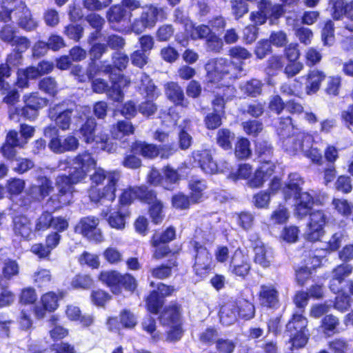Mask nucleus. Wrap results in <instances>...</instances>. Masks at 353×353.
Returning a JSON list of instances; mask_svg holds the SVG:
<instances>
[{"label": "nucleus", "instance_id": "f257e3e1", "mask_svg": "<svg viewBox=\"0 0 353 353\" xmlns=\"http://www.w3.org/2000/svg\"><path fill=\"white\" fill-rule=\"evenodd\" d=\"M73 163L78 165L72 172L66 174L73 188L87 176L91 169L94 168L90 175V185L88 189L90 200L94 203L103 201L113 202L120 179V174L117 170H106L99 167L95 168L97 161L92 154L85 150L79 153L73 159Z\"/></svg>", "mask_w": 353, "mask_h": 353}, {"label": "nucleus", "instance_id": "f03ea898", "mask_svg": "<svg viewBox=\"0 0 353 353\" xmlns=\"http://www.w3.org/2000/svg\"><path fill=\"white\" fill-rule=\"evenodd\" d=\"M37 185H32L27 191L32 201H41L47 199V205L53 212L70 205L73 203L76 188L70 184L65 173L59 174L54 183L46 175H39L36 178Z\"/></svg>", "mask_w": 353, "mask_h": 353}, {"label": "nucleus", "instance_id": "7ed1b4c3", "mask_svg": "<svg viewBox=\"0 0 353 353\" xmlns=\"http://www.w3.org/2000/svg\"><path fill=\"white\" fill-rule=\"evenodd\" d=\"M150 286L155 288L150 290L144 298L145 308L149 314L159 315L158 319L163 325H170L178 323L182 316L183 307L176 300L171 301L164 305L165 299L171 296L176 289L174 285L159 282L150 283Z\"/></svg>", "mask_w": 353, "mask_h": 353}, {"label": "nucleus", "instance_id": "20e7f679", "mask_svg": "<svg viewBox=\"0 0 353 353\" xmlns=\"http://www.w3.org/2000/svg\"><path fill=\"white\" fill-rule=\"evenodd\" d=\"M294 200L296 201L295 216L300 219L310 216L305 239L312 243L320 241L325 234L324 228L327 222V217L324 211L322 210L312 211L315 199L314 196L308 192H303Z\"/></svg>", "mask_w": 353, "mask_h": 353}, {"label": "nucleus", "instance_id": "39448f33", "mask_svg": "<svg viewBox=\"0 0 353 353\" xmlns=\"http://www.w3.org/2000/svg\"><path fill=\"white\" fill-rule=\"evenodd\" d=\"M50 225L43 230V233L50 228L54 230L48 232L44 242L32 244L30 251L39 260L50 261L52 251L56 249L62 240L61 233L68 230L70 226L69 220L63 216H54L52 212L48 210L46 217Z\"/></svg>", "mask_w": 353, "mask_h": 353}, {"label": "nucleus", "instance_id": "423d86ee", "mask_svg": "<svg viewBox=\"0 0 353 353\" xmlns=\"http://www.w3.org/2000/svg\"><path fill=\"white\" fill-rule=\"evenodd\" d=\"M48 210H43L36 219L34 225L29 216L23 214L15 215L12 218V228L13 234L21 241H30L37 237V234H43V230L50 225L46 217Z\"/></svg>", "mask_w": 353, "mask_h": 353}, {"label": "nucleus", "instance_id": "0eeeda50", "mask_svg": "<svg viewBox=\"0 0 353 353\" xmlns=\"http://www.w3.org/2000/svg\"><path fill=\"white\" fill-rule=\"evenodd\" d=\"M98 280L114 295H120L123 291L134 293L138 288V281L129 272L121 273L117 270L101 271Z\"/></svg>", "mask_w": 353, "mask_h": 353}, {"label": "nucleus", "instance_id": "6e6552de", "mask_svg": "<svg viewBox=\"0 0 353 353\" xmlns=\"http://www.w3.org/2000/svg\"><path fill=\"white\" fill-rule=\"evenodd\" d=\"M19 132L21 138L19 137L17 130H9L6 136L3 143L0 147V152L2 156L10 161H14L17 155L16 148H24L29 140L34 137L35 128L23 123L19 125Z\"/></svg>", "mask_w": 353, "mask_h": 353}, {"label": "nucleus", "instance_id": "1a4fd4ad", "mask_svg": "<svg viewBox=\"0 0 353 353\" xmlns=\"http://www.w3.org/2000/svg\"><path fill=\"white\" fill-rule=\"evenodd\" d=\"M157 152V144L145 140L134 139L129 145L121 161V165L128 169L137 170L143 163L141 158L145 160H154V153Z\"/></svg>", "mask_w": 353, "mask_h": 353}, {"label": "nucleus", "instance_id": "9d476101", "mask_svg": "<svg viewBox=\"0 0 353 353\" xmlns=\"http://www.w3.org/2000/svg\"><path fill=\"white\" fill-rule=\"evenodd\" d=\"M307 325L308 320L302 313L294 312L291 315L285 329L291 350L303 348L307 344L310 337Z\"/></svg>", "mask_w": 353, "mask_h": 353}, {"label": "nucleus", "instance_id": "9b49d317", "mask_svg": "<svg viewBox=\"0 0 353 353\" xmlns=\"http://www.w3.org/2000/svg\"><path fill=\"white\" fill-rule=\"evenodd\" d=\"M176 239V230L173 225H170L162 231L154 230L149 240V243L153 248L152 258L161 260L168 256L177 254L181 249L172 250L169 245Z\"/></svg>", "mask_w": 353, "mask_h": 353}, {"label": "nucleus", "instance_id": "f8f14e48", "mask_svg": "<svg viewBox=\"0 0 353 353\" xmlns=\"http://www.w3.org/2000/svg\"><path fill=\"white\" fill-rule=\"evenodd\" d=\"M243 70L241 63H234L223 58L211 59L207 63V77L210 83L219 82L224 78L235 79Z\"/></svg>", "mask_w": 353, "mask_h": 353}, {"label": "nucleus", "instance_id": "ddd939ff", "mask_svg": "<svg viewBox=\"0 0 353 353\" xmlns=\"http://www.w3.org/2000/svg\"><path fill=\"white\" fill-rule=\"evenodd\" d=\"M48 99L39 95L37 92L23 96V105L16 107L14 113L25 121H34L39 115V112L48 104Z\"/></svg>", "mask_w": 353, "mask_h": 353}, {"label": "nucleus", "instance_id": "4468645a", "mask_svg": "<svg viewBox=\"0 0 353 353\" xmlns=\"http://www.w3.org/2000/svg\"><path fill=\"white\" fill-rule=\"evenodd\" d=\"M195 254L192 266L194 275L203 280L205 279L214 269L213 258L210 250L199 241H190Z\"/></svg>", "mask_w": 353, "mask_h": 353}, {"label": "nucleus", "instance_id": "2eb2a0df", "mask_svg": "<svg viewBox=\"0 0 353 353\" xmlns=\"http://www.w3.org/2000/svg\"><path fill=\"white\" fill-rule=\"evenodd\" d=\"M48 134H55L52 137L48 143L49 148L56 154H62L66 152H74L79 148V143L77 138L72 134H68L64 138L61 137L58 134V130L55 127L48 126L44 129V134L46 137Z\"/></svg>", "mask_w": 353, "mask_h": 353}, {"label": "nucleus", "instance_id": "dca6fc26", "mask_svg": "<svg viewBox=\"0 0 353 353\" xmlns=\"http://www.w3.org/2000/svg\"><path fill=\"white\" fill-rule=\"evenodd\" d=\"M99 219L93 216L81 218L74 226V232L81 234L89 241L99 243L103 241L101 230L98 228Z\"/></svg>", "mask_w": 353, "mask_h": 353}, {"label": "nucleus", "instance_id": "f3484780", "mask_svg": "<svg viewBox=\"0 0 353 353\" xmlns=\"http://www.w3.org/2000/svg\"><path fill=\"white\" fill-rule=\"evenodd\" d=\"M228 271L231 274L242 279H245L250 275L252 263L248 256L241 248L236 249L232 253L229 262Z\"/></svg>", "mask_w": 353, "mask_h": 353}, {"label": "nucleus", "instance_id": "a211bd4d", "mask_svg": "<svg viewBox=\"0 0 353 353\" xmlns=\"http://www.w3.org/2000/svg\"><path fill=\"white\" fill-rule=\"evenodd\" d=\"M192 157L198 167L203 172L207 174H215L222 170L219 168L214 154L210 148H203L194 150L192 152Z\"/></svg>", "mask_w": 353, "mask_h": 353}, {"label": "nucleus", "instance_id": "6ab92c4d", "mask_svg": "<svg viewBox=\"0 0 353 353\" xmlns=\"http://www.w3.org/2000/svg\"><path fill=\"white\" fill-rule=\"evenodd\" d=\"M257 297L262 308L276 311L281 307L280 293L273 284L261 285Z\"/></svg>", "mask_w": 353, "mask_h": 353}, {"label": "nucleus", "instance_id": "aec40b11", "mask_svg": "<svg viewBox=\"0 0 353 353\" xmlns=\"http://www.w3.org/2000/svg\"><path fill=\"white\" fill-rule=\"evenodd\" d=\"M248 240L254 252L253 261L264 269L270 268L273 256L270 249L261 241L259 236L258 234H252Z\"/></svg>", "mask_w": 353, "mask_h": 353}, {"label": "nucleus", "instance_id": "412c9836", "mask_svg": "<svg viewBox=\"0 0 353 353\" xmlns=\"http://www.w3.org/2000/svg\"><path fill=\"white\" fill-rule=\"evenodd\" d=\"M314 142L313 136L305 131H299L290 141H285L283 150L292 154L299 152H305L312 147Z\"/></svg>", "mask_w": 353, "mask_h": 353}, {"label": "nucleus", "instance_id": "4be33fe9", "mask_svg": "<svg viewBox=\"0 0 353 353\" xmlns=\"http://www.w3.org/2000/svg\"><path fill=\"white\" fill-rule=\"evenodd\" d=\"M131 17V12L122 6H114L107 12L108 21L119 31H125L130 27Z\"/></svg>", "mask_w": 353, "mask_h": 353}, {"label": "nucleus", "instance_id": "5701e85b", "mask_svg": "<svg viewBox=\"0 0 353 353\" xmlns=\"http://www.w3.org/2000/svg\"><path fill=\"white\" fill-rule=\"evenodd\" d=\"M108 75L110 81L109 96L114 101L120 102L124 97L123 89L129 87L130 81L122 72H112Z\"/></svg>", "mask_w": 353, "mask_h": 353}, {"label": "nucleus", "instance_id": "b1692460", "mask_svg": "<svg viewBox=\"0 0 353 353\" xmlns=\"http://www.w3.org/2000/svg\"><path fill=\"white\" fill-rule=\"evenodd\" d=\"M352 271L353 266L348 263H341L334 267L332 271V274L329 284L330 290L336 294L342 292V283L345 278L352 273Z\"/></svg>", "mask_w": 353, "mask_h": 353}, {"label": "nucleus", "instance_id": "393cba45", "mask_svg": "<svg viewBox=\"0 0 353 353\" xmlns=\"http://www.w3.org/2000/svg\"><path fill=\"white\" fill-rule=\"evenodd\" d=\"M72 112V109L63 108L62 103H58L50 108L49 117L57 127L62 130H67L71 125Z\"/></svg>", "mask_w": 353, "mask_h": 353}, {"label": "nucleus", "instance_id": "a878e982", "mask_svg": "<svg viewBox=\"0 0 353 353\" xmlns=\"http://www.w3.org/2000/svg\"><path fill=\"white\" fill-rule=\"evenodd\" d=\"M274 148L272 143L267 140H259L254 143V152L260 165L265 167L276 165L273 161Z\"/></svg>", "mask_w": 353, "mask_h": 353}, {"label": "nucleus", "instance_id": "bb28decb", "mask_svg": "<svg viewBox=\"0 0 353 353\" xmlns=\"http://www.w3.org/2000/svg\"><path fill=\"white\" fill-rule=\"evenodd\" d=\"M161 12V9L153 6L145 8L140 18L133 23L132 30L136 32H140L145 28L153 27L157 21V17Z\"/></svg>", "mask_w": 353, "mask_h": 353}, {"label": "nucleus", "instance_id": "cd10ccee", "mask_svg": "<svg viewBox=\"0 0 353 353\" xmlns=\"http://www.w3.org/2000/svg\"><path fill=\"white\" fill-rule=\"evenodd\" d=\"M303 183L304 180L299 174L290 173L288 181L281 188L283 199L285 201H288L291 199H295L299 194L303 192L302 191Z\"/></svg>", "mask_w": 353, "mask_h": 353}, {"label": "nucleus", "instance_id": "c85d7f7f", "mask_svg": "<svg viewBox=\"0 0 353 353\" xmlns=\"http://www.w3.org/2000/svg\"><path fill=\"white\" fill-rule=\"evenodd\" d=\"M296 125L291 115L282 116L278 118L277 124L275 125V132L281 143L283 148L285 141H289L292 137L293 131L296 129Z\"/></svg>", "mask_w": 353, "mask_h": 353}, {"label": "nucleus", "instance_id": "c756f323", "mask_svg": "<svg viewBox=\"0 0 353 353\" xmlns=\"http://www.w3.org/2000/svg\"><path fill=\"white\" fill-rule=\"evenodd\" d=\"M188 196L194 205L203 202L208 198V185L204 179L192 178L188 183Z\"/></svg>", "mask_w": 353, "mask_h": 353}, {"label": "nucleus", "instance_id": "7c9ffc66", "mask_svg": "<svg viewBox=\"0 0 353 353\" xmlns=\"http://www.w3.org/2000/svg\"><path fill=\"white\" fill-rule=\"evenodd\" d=\"M302 78L305 80V93L312 95L320 90L322 83L326 79V74L323 70L314 68L309 70Z\"/></svg>", "mask_w": 353, "mask_h": 353}, {"label": "nucleus", "instance_id": "2f4dec72", "mask_svg": "<svg viewBox=\"0 0 353 353\" xmlns=\"http://www.w3.org/2000/svg\"><path fill=\"white\" fill-rule=\"evenodd\" d=\"M165 94L175 106L185 108L188 106V101L185 98L182 88L176 82L169 81L165 85Z\"/></svg>", "mask_w": 353, "mask_h": 353}, {"label": "nucleus", "instance_id": "473e14b6", "mask_svg": "<svg viewBox=\"0 0 353 353\" xmlns=\"http://www.w3.org/2000/svg\"><path fill=\"white\" fill-rule=\"evenodd\" d=\"M276 165L265 167L260 165L256 169L248 181V185L252 188H261L267 179H270L275 172Z\"/></svg>", "mask_w": 353, "mask_h": 353}, {"label": "nucleus", "instance_id": "72a5a7b5", "mask_svg": "<svg viewBox=\"0 0 353 353\" xmlns=\"http://www.w3.org/2000/svg\"><path fill=\"white\" fill-rule=\"evenodd\" d=\"M130 209L122 208L117 205L116 210L110 212L107 221L112 228L123 230L125 227V220L130 216Z\"/></svg>", "mask_w": 353, "mask_h": 353}, {"label": "nucleus", "instance_id": "f704fd0d", "mask_svg": "<svg viewBox=\"0 0 353 353\" xmlns=\"http://www.w3.org/2000/svg\"><path fill=\"white\" fill-rule=\"evenodd\" d=\"M67 294L66 290H58L57 292L50 291L44 293L41 297V303L48 308V312H53L59 307V301Z\"/></svg>", "mask_w": 353, "mask_h": 353}, {"label": "nucleus", "instance_id": "c9c22d12", "mask_svg": "<svg viewBox=\"0 0 353 353\" xmlns=\"http://www.w3.org/2000/svg\"><path fill=\"white\" fill-rule=\"evenodd\" d=\"M235 134L228 128H219L216 133V144L224 151H230L233 148Z\"/></svg>", "mask_w": 353, "mask_h": 353}, {"label": "nucleus", "instance_id": "e433bc0d", "mask_svg": "<svg viewBox=\"0 0 353 353\" xmlns=\"http://www.w3.org/2000/svg\"><path fill=\"white\" fill-rule=\"evenodd\" d=\"M112 64H106L103 69L104 74H111L112 72H122L128 66L129 57L120 52H114L112 56Z\"/></svg>", "mask_w": 353, "mask_h": 353}, {"label": "nucleus", "instance_id": "4c0bfd02", "mask_svg": "<svg viewBox=\"0 0 353 353\" xmlns=\"http://www.w3.org/2000/svg\"><path fill=\"white\" fill-rule=\"evenodd\" d=\"M19 274V265L18 262L12 259H6L2 265L1 274H0V288L4 281H8L18 276Z\"/></svg>", "mask_w": 353, "mask_h": 353}, {"label": "nucleus", "instance_id": "58836bf2", "mask_svg": "<svg viewBox=\"0 0 353 353\" xmlns=\"http://www.w3.org/2000/svg\"><path fill=\"white\" fill-rule=\"evenodd\" d=\"M259 10L265 14L270 23H274L283 13V7L277 3H272L270 0H261Z\"/></svg>", "mask_w": 353, "mask_h": 353}, {"label": "nucleus", "instance_id": "ea45409f", "mask_svg": "<svg viewBox=\"0 0 353 353\" xmlns=\"http://www.w3.org/2000/svg\"><path fill=\"white\" fill-rule=\"evenodd\" d=\"M179 263L176 259L169 260L168 263H161L150 270L151 276L156 279L164 280L172 274V269L177 270Z\"/></svg>", "mask_w": 353, "mask_h": 353}, {"label": "nucleus", "instance_id": "a19ab883", "mask_svg": "<svg viewBox=\"0 0 353 353\" xmlns=\"http://www.w3.org/2000/svg\"><path fill=\"white\" fill-rule=\"evenodd\" d=\"M24 4L21 0H0V21L8 22L12 20L11 14L18 12Z\"/></svg>", "mask_w": 353, "mask_h": 353}, {"label": "nucleus", "instance_id": "79ce46f5", "mask_svg": "<svg viewBox=\"0 0 353 353\" xmlns=\"http://www.w3.org/2000/svg\"><path fill=\"white\" fill-rule=\"evenodd\" d=\"M134 132L135 127L128 119L118 121L111 128V134L114 139L121 140L126 136L134 134Z\"/></svg>", "mask_w": 353, "mask_h": 353}, {"label": "nucleus", "instance_id": "37998d69", "mask_svg": "<svg viewBox=\"0 0 353 353\" xmlns=\"http://www.w3.org/2000/svg\"><path fill=\"white\" fill-rule=\"evenodd\" d=\"M139 92L145 95V99H157L161 92L153 80L148 74H143L140 81Z\"/></svg>", "mask_w": 353, "mask_h": 353}, {"label": "nucleus", "instance_id": "c03bdc74", "mask_svg": "<svg viewBox=\"0 0 353 353\" xmlns=\"http://www.w3.org/2000/svg\"><path fill=\"white\" fill-rule=\"evenodd\" d=\"M97 123L92 116L86 117L83 123L81 125L79 132L81 137L86 143H92L94 141V134Z\"/></svg>", "mask_w": 353, "mask_h": 353}, {"label": "nucleus", "instance_id": "a18cd8bd", "mask_svg": "<svg viewBox=\"0 0 353 353\" xmlns=\"http://www.w3.org/2000/svg\"><path fill=\"white\" fill-rule=\"evenodd\" d=\"M339 324L338 317L332 314H325L321 320L320 328L325 337H331L339 333Z\"/></svg>", "mask_w": 353, "mask_h": 353}, {"label": "nucleus", "instance_id": "49530a36", "mask_svg": "<svg viewBox=\"0 0 353 353\" xmlns=\"http://www.w3.org/2000/svg\"><path fill=\"white\" fill-rule=\"evenodd\" d=\"M219 316L221 323L224 326L234 324L238 319L234 303H225L220 306Z\"/></svg>", "mask_w": 353, "mask_h": 353}, {"label": "nucleus", "instance_id": "de8ad7c7", "mask_svg": "<svg viewBox=\"0 0 353 353\" xmlns=\"http://www.w3.org/2000/svg\"><path fill=\"white\" fill-rule=\"evenodd\" d=\"M85 20L92 28L95 29V31L90 34L88 42L92 43L97 41H103V40L100 38L103 36L101 30L105 23L104 19L97 14L92 13L86 16Z\"/></svg>", "mask_w": 353, "mask_h": 353}, {"label": "nucleus", "instance_id": "09e8293b", "mask_svg": "<svg viewBox=\"0 0 353 353\" xmlns=\"http://www.w3.org/2000/svg\"><path fill=\"white\" fill-rule=\"evenodd\" d=\"M238 317L244 320L249 321L255 316V307L253 303L247 299H241L233 301Z\"/></svg>", "mask_w": 353, "mask_h": 353}, {"label": "nucleus", "instance_id": "8fccbe9b", "mask_svg": "<svg viewBox=\"0 0 353 353\" xmlns=\"http://www.w3.org/2000/svg\"><path fill=\"white\" fill-rule=\"evenodd\" d=\"M233 151L238 160L248 159L252 156L250 140L245 137H237L234 144Z\"/></svg>", "mask_w": 353, "mask_h": 353}, {"label": "nucleus", "instance_id": "3c124183", "mask_svg": "<svg viewBox=\"0 0 353 353\" xmlns=\"http://www.w3.org/2000/svg\"><path fill=\"white\" fill-rule=\"evenodd\" d=\"M17 15L18 24L22 28L27 30H32L37 26V21L32 17L30 10L26 4L21 5V8L15 12Z\"/></svg>", "mask_w": 353, "mask_h": 353}, {"label": "nucleus", "instance_id": "603ef678", "mask_svg": "<svg viewBox=\"0 0 353 353\" xmlns=\"http://www.w3.org/2000/svg\"><path fill=\"white\" fill-rule=\"evenodd\" d=\"M237 226L242 230L248 232L254 226L255 216L249 210H242L234 214Z\"/></svg>", "mask_w": 353, "mask_h": 353}, {"label": "nucleus", "instance_id": "864d4df0", "mask_svg": "<svg viewBox=\"0 0 353 353\" xmlns=\"http://www.w3.org/2000/svg\"><path fill=\"white\" fill-rule=\"evenodd\" d=\"M164 209V203L161 199L148 205V213L153 224L160 225L163 221L165 216Z\"/></svg>", "mask_w": 353, "mask_h": 353}, {"label": "nucleus", "instance_id": "5fc2aeb1", "mask_svg": "<svg viewBox=\"0 0 353 353\" xmlns=\"http://www.w3.org/2000/svg\"><path fill=\"white\" fill-rule=\"evenodd\" d=\"M137 199L141 203L150 205L159 200L157 190L146 185H137Z\"/></svg>", "mask_w": 353, "mask_h": 353}, {"label": "nucleus", "instance_id": "6e6d98bb", "mask_svg": "<svg viewBox=\"0 0 353 353\" xmlns=\"http://www.w3.org/2000/svg\"><path fill=\"white\" fill-rule=\"evenodd\" d=\"M191 32V37L192 39H203L207 42L217 43L219 38L216 36L215 33L205 25H201L196 28L192 25V28L189 29Z\"/></svg>", "mask_w": 353, "mask_h": 353}, {"label": "nucleus", "instance_id": "4d7b16f0", "mask_svg": "<svg viewBox=\"0 0 353 353\" xmlns=\"http://www.w3.org/2000/svg\"><path fill=\"white\" fill-rule=\"evenodd\" d=\"M38 88L52 98L56 97L59 91L57 80L51 76L41 78L38 82Z\"/></svg>", "mask_w": 353, "mask_h": 353}, {"label": "nucleus", "instance_id": "13d9d810", "mask_svg": "<svg viewBox=\"0 0 353 353\" xmlns=\"http://www.w3.org/2000/svg\"><path fill=\"white\" fill-rule=\"evenodd\" d=\"M136 192L137 185H130L123 189L119 196L117 206L122 208L130 209V206L133 203L134 200L137 199V194Z\"/></svg>", "mask_w": 353, "mask_h": 353}, {"label": "nucleus", "instance_id": "bf43d9fd", "mask_svg": "<svg viewBox=\"0 0 353 353\" xmlns=\"http://www.w3.org/2000/svg\"><path fill=\"white\" fill-rule=\"evenodd\" d=\"M289 218V210L283 203H279L270 216V220L274 225H283L288 222Z\"/></svg>", "mask_w": 353, "mask_h": 353}, {"label": "nucleus", "instance_id": "052dcab7", "mask_svg": "<svg viewBox=\"0 0 353 353\" xmlns=\"http://www.w3.org/2000/svg\"><path fill=\"white\" fill-rule=\"evenodd\" d=\"M172 207L178 210H187L194 205L188 194L183 192H178L171 196Z\"/></svg>", "mask_w": 353, "mask_h": 353}, {"label": "nucleus", "instance_id": "680f3d73", "mask_svg": "<svg viewBox=\"0 0 353 353\" xmlns=\"http://www.w3.org/2000/svg\"><path fill=\"white\" fill-rule=\"evenodd\" d=\"M294 280L296 283L300 287H303L310 281H313L311 268L306 265L297 266L294 268Z\"/></svg>", "mask_w": 353, "mask_h": 353}, {"label": "nucleus", "instance_id": "e2e57ef3", "mask_svg": "<svg viewBox=\"0 0 353 353\" xmlns=\"http://www.w3.org/2000/svg\"><path fill=\"white\" fill-rule=\"evenodd\" d=\"M142 330L151 336L153 342H158L161 339V333L157 331V321L152 316H147L141 321Z\"/></svg>", "mask_w": 353, "mask_h": 353}, {"label": "nucleus", "instance_id": "0e129e2a", "mask_svg": "<svg viewBox=\"0 0 353 353\" xmlns=\"http://www.w3.org/2000/svg\"><path fill=\"white\" fill-rule=\"evenodd\" d=\"M334 189L343 194L350 193L353 190L352 180L350 175L341 174L337 176L334 183Z\"/></svg>", "mask_w": 353, "mask_h": 353}, {"label": "nucleus", "instance_id": "69168bd1", "mask_svg": "<svg viewBox=\"0 0 353 353\" xmlns=\"http://www.w3.org/2000/svg\"><path fill=\"white\" fill-rule=\"evenodd\" d=\"M263 86L261 81L252 79L244 83L241 90L248 97H256L262 93Z\"/></svg>", "mask_w": 353, "mask_h": 353}, {"label": "nucleus", "instance_id": "338daca9", "mask_svg": "<svg viewBox=\"0 0 353 353\" xmlns=\"http://www.w3.org/2000/svg\"><path fill=\"white\" fill-rule=\"evenodd\" d=\"M94 143L96 148L106 151L111 153L115 150L114 145L111 143L109 135L105 132H99L98 134H94Z\"/></svg>", "mask_w": 353, "mask_h": 353}, {"label": "nucleus", "instance_id": "774afa93", "mask_svg": "<svg viewBox=\"0 0 353 353\" xmlns=\"http://www.w3.org/2000/svg\"><path fill=\"white\" fill-rule=\"evenodd\" d=\"M332 203L334 208L342 216L347 218L352 214L353 204L347 199L334 198Z\"/></svg>", "mask_w": 353, "mask_h": 353}]
</instances>
